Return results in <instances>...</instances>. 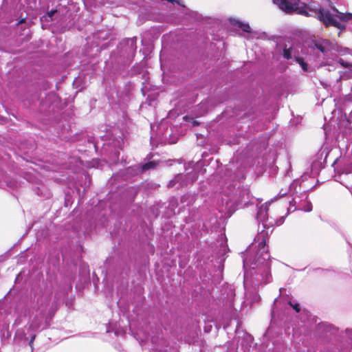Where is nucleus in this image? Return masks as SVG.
Instances as JSON below:
<instances>
[{"mask_svg":"<svg viewBox=\"0 0 352 352\" xmlns=\"http://www.w3.org/2000/svg\"><path fill=\"white\" fill-rule=\"evenodd\" d=\"M297 207L299 210H302L305 212H310L312 210V204L307 200H306L304 204H299Z\"/></svg>","mask_w":352,"mask_h":352,"instance_id":"nucleus-15","label":"nucleus"},{"mask_svg":"<svg viewBox=\"0 0 352 352\" xmlns=\"http://www.w3.org/2000/svg\"><path fill=\"white\" fill-rule=\"evenodd\" d=\"M267 206L263 205L258 208L256 213V219L259 223L261 222L263 223L264 228L270 226L271 224V223H267Z\"/></svg>","mask_w":352,"mask_h":352,"instance_id":"nucleus-10","label":"nucleus"},{"mask_svg":"<svg viewBox=\"0 0 352 352\" xmlns=\"http://www.w3.org/2000/svg\"><path fill=\"white\" fill-rule=\"evenodd\" d=\"M230 22H231L232 25L241 28L243 32H248V33L251 32V28L248 23H244L241 21L236 20V19H231Z\"/></svg>","mask_w":352,"mask_h":352,"instance_id":"nucleus-13","label":"nucleus"},{"mask_svg":"<svg viewBox=\"0 0 352 352\" xmlns=\"http://www.w3.org/2000/svg\"><path fill=\"white\" fill-rule=\"evenodd\" d=\"M283 57L287 60L292 58V52L290 49L285 48L283 50Z\"/></svg>","mask_w":352,"mask_h":352,"instance_id":"nucleus-20","label":"nucleus"},{"mask_svg":"<svg viewBox=\"0 0 352 352\" xmlns=\"http://www.w3.org/2000/svg\"><path fill=\"white\" fill-rule=\"evenodd\" d=\"M338 62L343 66L344 68H350L352 67V64L345 61L344 59L339 58Z\"/></svg>","mask_w":352,"mask_h":352,"instance_id":"nucleus-19","label":"nucleus"},{"mask_svg":"<svg viewBox=\"0 0 352 352\" xmlns=\"http://www.w3.org/2000/svg\"><path fill=\"white\" fill-rule=\"evenodd\" d=\"M28 338L25 337V334H24V340H27Z\"/></svg>","mask_w":352,"mask_h":352,"instance_id":"nucleus-27","label":"nucleus"},{"mask_svg":"<svg viewBox=\"0 0 352 352\" xmlns=\"http://www.w3.org/2000/svg\"><path fill=\"white\" fill-rule=\"evenodd\" d=\"M101 142H104L102 144V150L104 153H109L111 155V159L112 162H116L118 160L120 155V150L122 149L124 144V140L120 137L118 138L111 135L109 137V135L100 137Z\"/></svg>","mask_w":352,"mask_h":352,"instance_id":"nucleus-4","label":"nucleus"},{"mask_svg":"<svg viewBox=\"0 0 352 352\" xmlns=\"http://www.w3.org/2000/svg\"><path fill=\"white\" fill-rule=\"evenodd\" d=\"M157 164L154 161H151V162L145 163L141 166L142 172H145L150 169H154L157 167Z\"/></svg>","mask_w":352,"mask_h":352,"instance_id":"nucleus-14","label":"nucleus"},{"mask_svg":"<svg viewBox=\"0 0 352 352\" xmlns=\"http://www.w3.org/2000/svg\"><path fill=\"white\" fill-rule=\"evenodd\" d=\"M137 38L135 37L129 38L124 41V43L126 46L124 49L125 52L128 55L133 56L137 50Z\"/></svg>","mask_w":352,"mask_h":352,"instance_id":"nucleus-11","label":"nucleus"},{"mask_svg":"<svg viewBox=\"0 0 352 352\" xmlns=\"http://www.w3.org/2000/svg\"><path fill=\"white\" fill-rule=\"evenodd\" d=\"M287 193V190H283V189L280 190V192L278 195V198L283 197L285 195H286Z\"/></svg>","mask_w":352,"mask_h":352,"instance_id":"nucleus-22","label":"nucleus"},{"mask_svg":"<svg viewBox=\"0 0 352 352\" xmlns=\"http://www.w3.org/2000/svg\"><path fill=\"white\" fill-rule=\"evenodd\" d=\"M100 140H97L96 141V142H95V144H94V146H95V148H96V150L99 148V146H100Z\"/></svg>","mask_w":352,"mask_h":352,"instance_id":"nucleus-24","label":"nucleus"},{"mask_svg":"<svg viewBox=\"0 0 352 352\" xmlns=\"http://www.w3.org/2000/svg\"><path fill=\"white\" fill-rule=\"evenodd\" d=\"M296 61L299 63V65L301 66L302 69L304 72H307L308 69V65L306 63L303 61V60L300 58H296Z\"/></svg>","mask_w":352,"mask_h":352,"instance_id":"nucleus-17","label":"nucleus"},{"mask_svg":"<svg viewBox=\"0 0 352 352\" xmlns=\"http://www.w3.org/2000/svg\"><path fill=\"white\" fill-rule=\"evenodd\" d=\"M274 2L278 6L280 10L287 14L301 12L300 0H274Z\"/></svg>","mask_w":352,"mask_h":352,"instance_id":"nucleus-8","label":"nucleus"},{"mask_svg":"<svg viewBox=\"0 0 352 352\" xmlns=\"http://www.w3.org/2000/svg\"><path fill=\"white\" fill-rule=\"evenodd\" d=\"M52 296V294L51 292H44L38 298L37 314L26 326L28 334L30 336L29 345L32 349L36 332L48 325L49 322L54 316L61 301L58 294H56L53 301L51 300Z\"/></svg>","mask_w":352,"mask_h":352,"instance_id":"nucleus-2","label":"nucleus"},{"mask_svg":"<svg viewBox=\"0 0 352 352\" xmlns=\"http://www.w3.org/2000/svg\"><path fill=\"white\" fill-rule=\"evenodd\" d=\"M319 329L327 332H333L335 328L329 324L322 322L319 324Z\"/></svg>","mask_w":352,"mask_h":352,"instance_id":"nucleus-16","label":"nucleus"},{"mask_svg":"<svg viewBox=\"0 0 352 352\" xmlns=\"http://www.w3.org/2000/svg\"><path fill=\"white\" fill-rule=\"evenodd\" d=\"M289 203H290V205H292V204H293L295 205V204H296V199H295V198H294V199H292V201H291Z\"/></svg>","mask_w":352,"mask_h":352,"instance_id":"nucleus-26","label":"nucleus"},{"mask_svg":"<svg viewBox=\"0 0 352 352\" xmlns=\"http://www.w3.org/2000/svg\"><path fill=\"white\" fill-rule=\"evenodd\" d=\"M350 123L340 120L338 123V134L336 138L337 145L341 151H348L352 144V129Z\"/></svg>","mask_w":352,"mask_h":352,"instance_id":"nucleus-6","label":"nucleus"},{"mask_svg":"<svg viewBox=\"0 0 352 352\" xmlns=\"http://www.w3.org/2000/svg\"><path fill=\"white\" fill-rule=\"evenodd\" d=\"M56 12V10H51L50 12H48L49 16L52 17V16H54Z\"/></svg>","mask_w":352,"mask_h":352,"instance_id":"nucleus-25","label":"nucleus"},{"mask_svg":"<svg viewBox=\"0 0 352 352\" xmlns=\"http://www.w3.org/2000/svg\"><path fill=\"white\" fill-rule=\"evenodd\" d=\"M234 294L232 292H231V293H230L231 298L229 300V304H228V308L230 310V311H232L234 309ZM226 306H228V305L226 304Z\"/></svg>","mask_w":352,"mask_h":352,"instance_id":"nucleus-18","label":"nucleus"},{"mask_svg":"<svg viewBox=\"0 0 352 352\" xmlns=\"http://www.w3.org/2000/svg\"><path fill=\"white\" fill-rule=\"evenodd\" d=\"M289 304L293 309L296 311L299 312L300 310V305L298 303H293L291 300L289 302Z\"/></svg>","mask_w":352,"mask_h":352,"instance_id":"nucleus-21","label":"nucleus"},{"mask_svg":"<svg viewBox=\"0 0 352 352\" xmlns=\"http://www.w3.org/2000/svg\"><path fill=\"white\" fill-rule=\"evenodd\" d=\"M212 325H206L204 327V331L208 333L211 331Z\"/></svg>","mask_w":352,"mask_h":352,"instance_id":"nucleus-23","label":"nucleus"},{"mask_svg":"<svg viewBox=\"0 0 352 352\" xmlns=\"http://www.w3.org/2000/svg\"><path fill=\"white\" fill-rule=\"evenodd\" d=\"M335 171L338 174H349L352 173V157L344 156L337 158L333 163Z\"/></svg>","mask_w":352,"mask_h":352,"instance_id":"nucleus-7","label":"nucleus"},{"mask_svg":"<svg viewBox=\"0 0 352 352\" xmlns=\"http://www.w3.org/2000/svg\"><path fill=\"white\" fill-rule=\"evenodd\" d=\"M341 111L344 114L345 122L351 124L352 122V100L345 99L343 102Z\"/></svg>","mask_w":352,"mask_h":352,"instance_id":"nucleus-9","label":"nucleus"},{"mask_svg":"<svg viewBox=\"0 0 352 352\" xmlns=\"http://www.w3.org/2000/svg\"><path fill=\"white\" fill-rule=\"evenodd\" d=\"M267 232L265 230L260 232L254 238V242L258 243V252L253 258L248 255L243 258L244 283L252 284L271 281L270 254L266 248Z\"/></svg>","mask_w":352,"mask_h":352,"instance_id":"nucleus-1","label":"nucleus"},{"mask_svg":"<svg viewBox=\"0 0 352 352\" xmlns=\"http://www.w3.org/2000/svg\"><path fill=\"white\" fill-rule=\"evenodd\" d=\"M314 46L322 54L323 58L327 59L332 58L336 52L342 54L350 53L349 48H342L336 43L327 39L316 40Z\"/></svg>","mask_w":352,"mask_h":352,"instance_id":"nucleus-5","label":"nucleus"},{"mask_svg":"<svg viewBox=\"0 0 352 352\" xmlns=\"http://www.w3.org/2000/svg\"><path fill=\"white\" fill-rule=\"evenodd\" d=\"M333 13L325 8H320L317 12L318 19L326 27L333 26L338 29L344 30L345 22L352 20V14L340 12L336 8L332 7Z\"/></svg>","mask_w":352,"mask_h":352,"instance_id":"nucleus-3","label":"nucleus"},{"mask_svg":"<svg viewBox=\"0 0 352 352\" xmlns=\"http://www.w3.org/2000/svg\"><path fill=\"white\" fill-rule=\"evenodd\" d=\"M186 175L183 174H178L177 175L175 178L172 180H170L168 184V186L169 188H173L176 186V185L178 184V186H177V188L184 186L186 184V183L184 181Z\"/></svg>","mask_w":352,"mask_h":352,"instance_id":"nucleus-12","label":"nucleus"}]
</instances>
